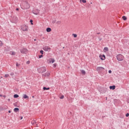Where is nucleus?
Returning <instances> with one entry per match:
<instances>
[{"label": "nucleus", "mask_w": 129, "mask_h": 129, "mask_svg": "<svg viewBox=\"0 0 129 129\" xmlns=\"http://www.w3.org/2000/svg\"><path fill=\"white\" fill-rule=\"evenodd\" d=\"M23 6L24 10H28V9H30V4H29L27 1H25L23 3Z\"/></svg>", "instance_id": "1"}, {"label": "nucleus", "mask_w": 129, "mask_h": 129, "mask_svg": "<svg viewBox=\"0 0 129 129\" xmlns=\"http://www.w3.org/2000/svg\"><path fill=\"white\" fill-rule=\"evenodd\" d=\"M117 60L118 61H122L124 59V57L121 54H118L116 56Z\"/></svg>", "instance_id": "2"}, {"label": "nucleus", "mask_w": 129, "mask_h": 129, "mask_svg": "<svg viewBox=\"0 0 129 129\" xmlns=\"http://www.w3.org/2000/svg\"><path fill=\"white\" fill-rule=\"evenodd\" d=\"M28 27L27 25H23L21 26V30L24 32H28Z\"/></svg>", "instance_id": "3"}, {"label": "nucleus", "mask_w": 129, "mask_h": 129, "mask_svg": "<svg viewBox=\"0 0 129 129\" xmlns=\"http://www.w3.org/2000/svg\"><path fill=\"white\" fill-rule=\"evenodd\" d=\"M46 71L47 69H46L45 67H42L39 69V71H40V73H44V72H46Z\"/></svg>", "instance_id": "4"}, {"label": "nucleus", "mask_w": 129, "mask_h": 129, "mask_svg": "<svg viewBox=\"0 0 129 129\" xmlns=\"http://www.w3.org/2000/svg\"><path fill=\"white\" fill-rule=\"evenodd\" d=\"M103 70H104V68L103 67H99L97 68V71L99 73H101V72H102V71H103Z\"/></svg>", "instance_id": "5"}, {"label": "nucleus", "mask_w": 129, "mask_h": 129, "mask_svg": "<svg viewBox=\"0 0 129 129\" xmlns=\"http://www.w3.org/2000/svg\"><path fill=\"white\" fill-rule=\"evenodd\" d=\"M20 52L22 54H27V53H28V49L22 48L20 50Z\"/></svg>", "instance_id": "6"}, {"label": "nucleus", "mask_w": 129, "mask_h": 129, "mask_svg": "<svg viewBox=\"0 0 129 129\" xmlns=\"http://www.w3.org/2000/svg\"><path fill=\"white\" fill-rule=\"evenodd\" d=\"M43 50H44V51H50V50H51V48H50V47L48 46H44L43 48Z\"/></svg>", "instance_id": "7"}, {"label": "nucleus", "mask_w": 129, "mask_h": 129, "mask_svg": "<svg viewBox=\"0 0 129 129\" xmlns=\"http://www.w3.org/2000/svg\"><path fill=\"white\" fill-rule=\"evenodd\" d=\"M47 62L48 63H54V62H55V60L54 58H50L47 60Z\"/></svg>", "instance_id": "8"}, {"label": "nucleus", "mask_w": 129, "mask_h": 129, "mask_svg": "<svg viewBox=\"0 0 129 129\" xmlns=\"http://www.w3.org/2000/svg\"><path fill=\"white\" fill-rule=\"evenodd\" d=\"M110 89H112V90H114L115 89V86H112L109 87Z\"/></svg>", "instance_id": "9"}, {"label": "nucleus", "mask_w": 129, "mask_h": 129, "mask_svg": "<svg viewBox=\"0 0 129 129\" xmlns=\"http://www.w3.org/2000/svg\"><path fill=\"white\" fill-rule=\"evenodd\" d=\"M23 98H24L25 99H26L27 98L29 99V96H28V95H27L26 94H24Z\"/></svg>", "instance_id": "10"}, {"label": "nucleus", "mask_w": 129, "mask_h": 129, "mask_svg": "<svg viewBox=\"0 0 129 129\" xmlns=\"http://www.w3.org/2000/svg\"><path fill=\"white\" fill-rule=\"evenodd\" d=\"M19 110L20 109L18 108H15L14 109V111H15V112H18Z\"/></svg>", "instance_id": "11"}, {"label": "nucleus", "mask_w": 129, "mask_h": 129, "mask_svg": "<svg viewBox=\"0 0 129 129\" xmlns=\"http://www.w3.org/2000/svg\"><path fill=\"white\" fill-rule=\"evenodd\" d=\"M51 29L50 28H47L46 29V32H47L48 33L51 32Z\"/></svg>", "instance_id": "12"}, {"label": "nucleus", "mask_w": 129, "mask_h": 129, "mask_svg": "<svg viewBox=\"0 0 129 129\" xmlns=\"http://www.w3.org/2000/svg\"><path fill=\"white\" fill-rule=\"evenodd\" d=\"M99 57L100 58L101 60H105L104 57L102 56V55H100Z\"/></svg>", "instance_id": "13"}, {"label": "nucleus", "mask_w": 129, "mask_h": 129, "mask_svg": "<svg viewBox=\"0 0 129 129\" xmlns=\"http://www.w3.org/2000/svg\"><path fill=\"white\" fill-rule=\"evenodd\" d=\"M81 73L83 74V75H85L86 74V72L84 70H82L81 71Z\"/></svg>", "instance_id": "14"}, {"label": "nucleus", "mask_w": 129, "mask_h": 129, "mask_svg": "<svg viewBox=\"0 0 129 129\" xmlns=\"http://www.w3.org/2000/svg\"><path fill=\"white\" fill-rule=\"evenodd\" d=\"M43 90H49L50 89V88H46V87H43Z\"/></svg>", "instance_id": "15"}, {"label": "nucleus", "mask_w": 129, "mask_h": 129, "mask_svg": "<svg viewBox=\"0 0 129 129\" xmlns=\"http://www.w3.org/2000/svg\"><path fill=\"white\" fill-rule=\"evenodd\" d=\"M18 97H19V95H18V94H15V95H14V98H18Z\"/></svg>", "instance_id": "16"}, {"label": "nucleus", "mask_w": 129, "mask_h": 129, "mask_svg": "<svg viewBox=\"0 0 129 129\" xmlns=\"http://www.w3.org/2000/svg\"><path fill=\"white\" fill-rule=\"evenodd\" d=\"M122 19H123V20L124 21H126V20H127V18H126V17L125 16H123V17H122Z\"/></svg>", "instance_id": "17"}, {"label": "nucleus", "mask_w": 129, "mask_h": 129, "mask_svg": "<svg viewBox=\"0 0 129 129\" xmlns=\"http://www.w3.org/2000/svg\"><path fill=\"white\" fill-rule=\"evenodd\" d=\"M45 76H50V73L48 72V73H46L45 75Z\"/></svg>", "instance_id": "18"}, {"label": "nucleus", "mask_w": 129, "mask_h": 129, "mask_svg": "<svg viewBox=\"0 0 129 129\" xmlns=\"http://www.w3.org/2000/svg\"><path fill=\"white\" fill-rule=\"evenodd\" d=\"M31 123L32 124H35V123H36V121H35L34 120H33L32 121H31Z\"/></svg>", "instance_id": "19"}, {"label": "nucleus", "mask_w": 129, "mask_h": 129, "mask_svg": "<svg viewBox=\"0 0 129 129\" xmlns=\"http://www.w3.org/2000/svg\"><path fill=\"white\" fill-rule=\"evenodd\" d=\"M11 54L12 55H16V52H15V51H12L11 53Z\"/></svg>", "instance_id": "20"}, {"label": "nucleus", "mask_w": 129, "mask_h": 129, "mask_svg": "<svg viewBox=\"0 0 129 129\" xmlns=\"http://www.w3.org/2000/svg\"><path fill=\"white\" fill-rule=\"evenodd\" d=\"M4 45V43H3V42H2V41L0 40V47H2V46H3Z\"/></svg>", "instance_id": "21"}, {"label": "nucleus", "mask_w": 129, "mask_h": 129, "mask_svg": "<svg viewBox=\"0 0 129 129\" xmlns=\"http://www.w3.org/2000/svg\"><path fill=\"white\" fill-rule=\"evenodd\" d=\"M10 76V75L9 74H6L5 76V78H8V77H9Z\"/></svg>", "instance_id": "22"}, {"label": "nucleus", "mask_w": 129, "mask_h": 129, "mask_svg": "<svg viewBox=\"0 0 129 129\" xmlns=\"http://www.w3.org/2000/svg\"><path fill=\"white\" fill-rule=\"evenodd\" d=\"M104 50H105V51H108V47H104Z\"/></svg>", "instance_id": "23"}, {"label": "nucleus", "mask_w": 129, "mask_h": 129, "mask_svg": "<svg viewBox=\"0 0 129 129\" xmlns=\"http://www.w3.org/2000/svg\"><path fill=\"white\" fill-rule=\"evenodd\" d=\"M73 36H74V38H76L77 37V34H73Z\"/></svg>", "instance_id": "24"}, {"label": "nucleus", "mask_w": 129, "mask_h": 129, "mask_svg": "<svg viewBox=\"0 0 129 129\" xmlns=\"http://www.w3.org/2000/svg\"><path fill=\"white\" fill-rule=\"evenodd\" d=\"M56 24H57V25H60L61 24V22L58 21L56 22Z\"/></svg>", "instance_id": "25"}, {"label": "nucleus", "mask_w": 129, "mask_h": 129, "mask_svg": "<svg viewBox=\"0 0 129 129\" xmlns=\"http://www.w3.org/2000/svg\"><path fill=\"white\" fill-rule=\"evenodd\" d=\"M63 98H64V95H62V96L60 97V99H63Z\"/></svg>", "instance_id": "26"}, {"label": "nucleus", "mask_w": 129, "mask_h": 129, "mask_svg": "<svg viewBox=\"0 0 129 129\" xmlns=\"http://www.w3.org/2000/svg\"><path fill=\"white\" fill-rule=\"evenodd\" d=\"M40 53H41V54H42V55H43V54H44V51L41 50Z\"/></svg>", "instance_id": "27"}, {"label": "nucleus", "mask_w": 129, "mask_h": 129, "mask_svg": "<svg viewBox=\"0 0 129 129\" xmlns=\"http://www.w3.org/2000/svg\"><path fill=\"white\" fill-rule=\"evenodd\" d=\"M10 75H11V76H13L15 75V74L14 73H11L10 74Z\"/></svg>", "instance_id": "28"}, {"label": "nucleus", "mask_w": 129, "mask_h": 129, "mask_svg": "<svg viewBox=\"0 0 129 129\" xmlns=\"http://www.w3.org/2000/svg\"><path fill=\"white\" fill-rule=\"evenodd\" d=\"M16 66H17V67H19V66H20V64H19V63H18V62H17Z\"/></svg>", "instance_id": "29"}, {"label": "nucleus", "mask_w": 129, "mask_h": 129, "mask_svg": "<svg viewBox=\"0 0 129 129\" xmlns=\"http://www.w3.org/2000/svg\"><path fill=\"white\" fill-rule=\"evenodd\" d=\"M82 2H83V3L84 4L86 3V0H82Z\"/></svg>", "instance_id": "30"}, {"label": "nucleus", "mask_w": 129, "mask_h": 129, "mask_svg": "<svg viewBox=\"0 0 129 129\" xmlns=\"http://www.w3.org/2000/svg\"><path fill=\"white\" fill-rule=\"evenodd\" d=\"M42 57H43V55H39V58H42Z\"/></svg>", "instance_id": "31"}, {"label": "nucleus", "mask_w": 129, "mask_h": 129, "mask_svg": "<svg viewBox=\"0 0 129 129\" xmlns=\"http://www.w3.org/2000/svg\"><path fill=\"white\" fill-rule=\"evenodd\" d=\"M57 66V64L56 63L53 64V67L55 68Z\"/></svg>", "instance_id": "32"}, {"label": "nucleus", "mask_w": 129, "mask_h": 129, "mask_svg": "<svg viewBox=\"0 0 129 129\" xmlns=\"http://www.w3.org/2000/svg\"><path fill=\"white\" fill-rule=\"evenodd\" d=\"M30 23H31V25H33V20H30Z\"/></svg>", "instance_id": "33"}, {"label": "nucleus", "mask_w": 129, "mask_h": 129, "mask_svg": "<svg viewBox=\"0 0 129 129\" xmlns=\"http://www.w3.org/2000/svg\"><path fill=\"white\" fill-rule=\"evenodd\" d=\"M26 64H30V61H27L26 62Z\"/></svg>", "instance_id": "34"}, {"label": "nucleus", "mask_w": 129, "mask_h": 129, "mask_svg": "<svg viewBox=\"0 0 129 129\" xmlns=\"http://www.w3.org/2000/svg\"><path fill=\"white\" fill-rule=\"evenodd\" d=\"M125 115H126V117L128 116H129V113H126Z\"/></svg>", "instance_id": "35"}, {"label": "nucleus", "mask_w": 129, "mask_h": 129, "mask_svg": "<svg viewBox=\"0 0 129 129\" xmlns=\"http://www.w3.org/2000/svg\"><path fill=\"white\" fill-rule=\"evenodd\" d=\"M102 57H103V58H104V59H105V55H102Z\"/></svg>", "instance_id": "36"}, {"label": "nucleus", "mask_w": 129, "mask_h": 129, "mask_svg": "<svg viewBox=\"0 0 129 129\" xmlns=\"http://www.w3.org/2000/svg\"><path fill=\"white\" fill-rule=\"evenodd\" d=\"M108 72H109V73H111V70H109V71H108Z\"/></svg>", "instance_id": "37"}, {"label": "nucleus", "mask_w": 129, "mask_h": 129, "mask_svg": "<svg viewBox=\"0 0 129 129\" xmlns=\"http://www.w3.org/2000/svg\"><path fill=\"white\" fill-rule=\"evenodd\" d=\"M20 119H23V116H20Z\"/></svg>", "instance_id": "38"}, {"label": "nucleus", "mask_w": 129, "mask_h": 129, "mask_svg": "<svg viewBox=\"0 0 129 129\" xmlns=\"http://www.w3.org/2000/svg\"><path fill=\"white\" fill-rule=\"evenodd\" d=\"M127 102L129 103V99L127 100Z\"/></svg>", "instance_id": "39"}, {"label": "nucleus", "mask_w": 129, "mask_h": 129, "mask_svg": "<svg viewBox=\"0 0 129 129\" xmlns=\"http://www.w3.org/2000/svg\"><path fill=\"white\" fill-rule=\"evenodd\" d=\"M16 11H19V8H17Z\"/></svg>", "instance_id": "40"}, {"label": "nucleus", "mask_w": 129, "mask_h": 129, "mask_svg": "<svg viewBox=\"0 0 129 129\" xmlns=\"http://www.w3.org/2000/svg\"><path fill=\"white\" fill-rule=\"evenodd\" d=\"M8 101H11V99H8Z\"/></svg>", "instance_id": "41"}, {"label": "nucleus", "mask_w": 129, "mask_h": 129, "mask_svg": "<svg viewBox=\"0 0 129 129\" xmlns=\"http://www.w3.org/2000/svg\"><path fill=\"white\" fill-rule=\"evenodd\" d=\"M8 112H9V113H11V110H9V111H8Z\"/></svg>", "instance_id": "42"}, {"label": "nucleus", "mask_w": 129, "mask_h": 129, "mask_svg": "<svg viewBox=\"0 0 129 129\" xmlns=\"http://www.w3.org/2000/svg\"><path fill=\"white\" fill-rule=\"evenodd\" d=\"M102 39L101 38H100L99 39V41H101Z\"/></svg>", "instance_id": "43"}, {"label": "nucleus", "mask_w": 129, "mask_h": 129, "mask_svg": "<svg viewBox=\"0 0 129 129\" xmlns=\"http://www.w3.org/2000/svg\"><path fill=\"white\" fill-rule=\"evenodd\" d=\"M3 97L6 98V95H4V96H3Z\"/></svg>", "instance_id": "44"}, {"label": "nucleus", "mask_w": 129, "mask_h": 129, "mask_svg": "<svg viewBox=\"0 0 129 129\" xmlns=\"http://www.w3.org/2000/svg\"><path fill=\"white\" fill-rule=\"evenodd\" d=\"M99 34H100V33H97L98 35H99Z\"/></svg>", "instance_id": "45"}, {"label": "nucleus", "mask_w": 129, "mask_h": 129, "mask_svg": "<svg viewBox=\"0 0 129 129\" xmlns=\"http://www.w3.org/2000/svg\"><path fill=\"white\" fill-rule=\"evenodd\" d=\"M34 41H36V39H35L34 40Z\"/></svg>", "instance_id": "46"}, {"label": "nucleus", "mask_w": 129, "mask_h": 129, "mask_svg": "<svg viewBox=\"0 0 129 129\" xmlns=\"http://www.w3.org/2000/svg\"><path fill=\"white\" fill-rule=\"evenodd\" d=\"M1 96H3V95H0V97H1Z\"/></svg>", "instance_id": "47"}, {"label": "nucleus", "mask_w": 129, "mask_h": 129, "mask_svg": "<svg viewBox=\"0 0 129 129\" xmlns=\"http://www.w3.org/2000/svg\"><path fill=\"white\" fill-rule=\"evenodd\" d=\"M0 110H2V108H1V107H0Z\"/></svg>", "instance_id": "48"}, {"label": "nucleus", "mask_w": 129, "mask_h": 129, "mask_svg": "<svg viewBox=\"0 0 129 129\" xmlns=\"http://www.w3.org/2000/svg\"><path fill=\"white\" fill-rule=\"evenodd\" d=\"M36 126H38V124H36Z\"/></svg>", "instance_id": "49"}, {"label": "nucleus", "mask_w": 129, "mask_h": 129, "mask_svg": "<svg viewBox=\"0 0 129 129\" xmlns=\"http://www.w3.org/2000/svg\"><path fill=\"white\" fill-rule=\"evenodd\" d=\"M32 97H33V98H34V96H33Z\"/></svg>", "instance_id": "50"}, {"label": "nucleus", "mask_w": 129, "mask_h": 129, "mask_svg": "<svg viewBox=\"0 0 129 129\" xmlns=\"http://www.w3.org/2000/svg\"><path fill=\"white\" fill-rule=\"evenodd\" d=\"M35 15H38V14H37V13H36V14H35Z\"/></svg>", "instance_id": "51"}, {"label": "nucleus", "mask_w": 129, "mask_h": 129, "mask_svg": "<svg viewBox=\"0 0 129 129\" xmlns=\"http://www.w3.org/2000/svg\"><path fill=\"white\" fill-rule=\"evenodd\" d=\"M64 47H63V48L64 49Z\"/></svg>", "instance_id": "52"}, {"label": "nucleus", "mask_w": 129, "mask_h": 129, "mask_svg": "<svg viewBox=\"0 0 129 129\" xmlns=\"http://www.w3.org/2000/svg\"><path fill=\"white\" fill-rule=\"evenodd\" d=\"M80 2H81V0H80Z\"/></svg>", "instance_id": "53"}, {"label": "nucleus", "mask_w": 129, "mask_h": 129, "mask_svg": "<svg viewBox=\"0 0 129 129\" xmlns=\"http://www.w3.org/2000/svg\"><path fill=\"white\" fill-rule=\"evenodd\" d=\"M0 82H1V81H0Z\"/></svg>", "instance_id": "54"}]
</instances>
